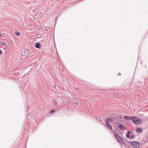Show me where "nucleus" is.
Masks as SVG:
<instances>
[{
    "label": "nucleus",
    "instance_id": "1a4fd4ad",
    "mask_svg": "<svg viewBox=\"0 0 148 148\" xmlns=\"http://www.w3.org/2000/svg\"><path fill=\"white\" fill-rule=\"evenodd\" d=\"M111 119H109V118L108 119L106 120V121H105V123H108V122H110V121H111Z\"/></svg>",
    "mask_w": 148,
    "mask_h": 148
},
{
    "label": "nucleus",
    "instance_id": "0eeeda50",
    "mask_svg": "<svg viewBox=\"0 0 148 148\" xmlns=\"http://www.w3.org/2000/svg\"><path fill=\"white\" fill-rule=\"evenodd\" d=\"M106 126L109 129H111L112 128L111 126L108 123H106Z\"/></svg>",
    "mask_w": 148,
    "mask_h": 148
},
{
    "label": "nucleus",
    "instance_id": "6e6552de",
    "mask_svg": "<svg viewBox=\"0 0 148 148\" xmlns=\"http://www.w3.org/2000/svg\"><path fill=\"white\" fill-rule=\"evenodd\" d=\"M131 132L130 131H128L127 132V134L126 135V136L127 138H128L130 137V134Z\"/></svg>",
    "mask_w": 148,
    "mask_h": 148
},
{
    "label": "nucleus",
    "instance_id": "aec40b11",
    "mask_svg": "<svg viewBox=\"0 0 148 148\" xmlns=\"http://www.w3.org/2000/svg\"><path fill=\"white\" fill-rule=\"evenodd\" d=\"M1 34L0 33V36H1Z\"/></svg>",
    "mask_w": 148,
    "mask_h": 148
},
{
    "label": "nucleus",
    "instance_id": "9d476101",
    "mask_svg": "<svg viewBox=\"0 0 148 148\" xmlns=\"http://www.w3.org/2000/svg\"><path fill=\"white\" fill-rule=\"evenodd\" d=\"M15 34L16 36H19L20 35V33L18 32H15Z\"/></svg>",
    "mask_w": 148,
    "mask_h": 148
},
{
    "label": "nucleus",
    "instance_id": "f3484780",
    "mask_svg": "<svg viewBox=\"0 0 148 148\" xmlns=\"http://www.w3.org/2000/svg\"><path fill=\"white\" fill-rule=\"evenodd\" d=\"M2 53V51L1 50H0V55Z\"/></svg>",
    "mask_w": 148,
    "mask_h": 148
},
{
    "label": "nucleus",
    "instance_id": "dca6fc26",
    "mask_svg": "<svg viewBox=\"0 0 148 148\" xmlns=\"http://www.w3.org/2000/svg\"><path fill=\"white\" fill-rule=\"evenodd\" d=\"M1 44L2 45H4V44H6V43H5V42H1Z\"/></svg>",
    "mask_w": 148,
    "mask_h": 148
},
{
    "label": "nucleus",
    "instance_id": "f8f14e48",
    "mask_svg": "<svg viewBox=\"0 0 148 148\" xmlns=\"http://www.w3.org/2000/svg\"><path fill=\"white\" fill-rule=\"evenodd\" d=\"M57 103V101H54L53 102V103H54V104L55 106H56Z\"/></svg>",
    "mask_w": 148,
    "mask_h": 148
},
{
    "label": "nucleus",
    "instance_id": "f03ea898",
    "mask_svg": "<svg viewBox=\"0 0 148 148\" xmlns=\"http://www.w3.org/2000/svg\"><path fill=\"white\" fill-rule=\"evenodd\" d=\"M114 136L118 142L120 143H123V139L118 134L116 133L114 134Z\"/></svg>",
    "mask_w": 148,
    "mask_h": 148
},
{
    "label": "nucleus",
    "instance_id": "9b49d317",
    "mask_svg": "<svg viewBox=\"0 0 148 148\" xmlns=\"http://www.w3.org/2000/svg\"><path fill=\"white\" fill-rule=\"evenodd\" d=\"M124 118L126 119H131V118H130L129 117L127 116H125Z\"/></svg>",
    "mask_w": 148,
    "mask_h": 148
},
{
    "label": "nucleus",
    "instance_id": "412c9836",
    "mask_svg": "<svg viewBox=\"0 0 148 148\" xmlns=\"http://www.w3.org/2000/svg\"><path fill=\"white\" fill-rule=\"evenodd\" d=\"M147 138H148V136H147Z\"/></svg>",
    "mask_w": 148,
    "mask_h": 148
},
{
    "label": "nucleus",
    "instance_id": "f257e3e1",
    "mask_svg": "<svg viewBox=\"0 0 148 148\" xmlns=\"http://www.w3.org/2000/svg\"><path fill=\"white\" fill-rule=\"evenodd\" d=\"M131 119L132 121L136 124L138 125L142 123V121L136 117H131Z\"/></svg>",
    "mask_w": 148,
    "mask_h": 148
},
{
    "label": "nucleus",
    "instance_id": "ddd939ff",
    "mask_svg": "<svg viewBox=\"0 0 148 148\" xmlns=\"http://www.w3.org/2000/svg\"><path fill=\"white\" fill-rule=\"evenodd\" d=\"M134 137V135H132L131 136L130 138H133Z\"/></svg>",
    "mask_w": 148,
    "mask_h": 148
},
{
    "label": "nucleus",
    "instance_id": "a211bd4d",
    "mask_svg": "<svg viewBox=\"0 0 148 148\" xmlns=\"http://www.w3.org/2000/svg\"><path fill=\"white\" fill-rule=\"evenodd\" d=\"M50 111H55V110H51Z\"/></svg>",
    "mask_w": 148,
    "mask_h": 148
},
{
    "label": "nucleus",
    "instance_id": "7ed1b4c3",
    "mask_svg": "<svg viewBox=\"0 0 148 148\" xmlns=\"http://www.w3.org/2000/svg\"><path fill=\"white\" fill-rule=\"evenodd\" d=\"M131 144L134 148H139L140 147L139 144L137 142H132L131 143Z\"/></svg>",
    "mask_w": 148,
    "mask_h": 148
},
{
    "label": "nucleus",
    "instance_id": "4468645a",
    "mask_svg": "<svg viewBox=\"0 0 148 148\" xmlns=\"http://www.w3.org/2000/svg\"><path fill=\"white\" fill-rule=\"evenodd\" d=\"M73 102L74 103H76V102H77V101H76L74 99H73Z\"/></svg>",
    "mask_w": 148,
    "mask_h": 148
},
{
    "label": "nucleus",
    "instance_id": "6ab92c4d",
    "mask_svg": "<svg viewBox=\"0 0 148 148\" xmlns=\"http://www.w3.org/2000/svg\"><path fill=\"white\" fill-rule=\"evenodd\" d=\"M51 113H53L54 112L53 111V112H51Z\"/></svg>",
    "mask_w": 148,
    "mask_h": 148
},
{
    "label": "nucleus",
    "instance_id": "423d86ee",
    "mask_svg": "<svg viewBox=\"0 0 148 148\" xmlns=\"http://www.w3.org/2000/svg\"><path fill=\"white\" fill-rule=\"evenodd\" d=\"M118 126L120 128V129L122 130H124L125 129V126L123 125H119Z\"/></svg>",
    "mask_w": 148,
    "mask_h": 148
},
{
    "label": "nucleus",
    "instance_id": "39448f33",
    "mask_svg": "<svg viewBox=\"0 0 148 148\" xmlns=\"http://www.w3.org/2000/svg\"><path fill=\"white\" fill-rule=\"evenodd\" d=\"M35 47L36 48L39 49L40 48L41 46L40 44L37 42H36Z\"/></svg>",
    "mask_w": 148,
    "mask_h": 148
},
{
    "label": "nucleus",
    "instance_id": "2eb2a0df",
    "mask_svg": "<svg viewBox=\"0 0 148 148\" xmlns=\"http://www.w3.org/2000/svg\"><path fill=\"white\" fill-rule=\"evenodd\" d=\"M76 104H77V105L78 106L80 105V103L79 102H77L76 103Z\"/></svg>",
    "mask_w": 148,
    "mask_h": 148
},
{
    "label": "nucleus",
    "instance_id": "20e7f679",
    "mask_svg": "<svg viewBox=\"0 0 148 148\" xmlns=\"http://www.w3.org/2000/svg\"><path fill=\"white\" fill-rule=\"evenodd\" d=\"M136 131L138 133H141L143 132V130L140 128L138 127L137 128Z\"/></svg>",
    "mask_w": 148,
    "mask_h": 148
}]
</instances>
